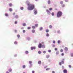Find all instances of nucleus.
Instances as JSON below:
<instances>
[{
  "label": "nucleus",
  "mask_w": 73,
  "mask_h": 73,
  "mask_svg": "<svg viewBox=\"0 0 73 73\" xmlns=\"http://www.w3.org/2000/svg\"><path fill=\"white\" fill-rule=\"evenodd\" d=\"M23 26H26V24L25 23L23 24Z\"/></svg>",
  "instance_id": "a878e982"
},
{
  "label": "nucleus",
  "mask_w": 73,
  "mask_h": 73,
  "mask_svg": "<svg viewBox=\"0 0 73 73\" xmlns=\"http://www.w3.org/2000/svg\"><path fill=\"white\" fill-rule=\"evenodd\" d=\"M49 27L50 28V29L52 28V26L50 25Z\"/></svg>",
  "instance_id": "b1692460"
},
{
  "label": "nucleus",
  "mask_w": 73,
  "mask_h": 73,
  "mask_svg": "<svg viewBox=\"0 0 73 73\" xmlns=\"http://www.w3.org/2000/svg\"><path fill=\"white\" fill-rule=\"evenodd\" d=\"M15 32H17V31L16 30H15Z\"/></svg>",
  "instance_id": "bf43d9fd"
},
{
  "label": "nucleus",
  "mask_w": 73,
  "mask_h": 73,
  "mask_svg": "<svg viewBox=\"0 0 73 73\" xmlns=\"http://www.w3.org/2000/svg\"><path fill=\"white\" fill-rule=\"evenodd\" d=\"M32 72L33 73H35V71H32Z\"/></svg>",
  "instance_id": "13d9d810"
},
{
  "label": "nucleus",
  "mask_w": 73,
  "mask_h": 73,
  "mask_svg": "<svg viewBox=\"0 0 73 73\" xmlns=\"http://www.w3.org/2000/svg\"><path fill=\"white\" fill-rule=\"evenodd\" d=\"M65 2H68V0H65Z\"/></svg>",
  "instance_id": "3c124183"
},
{
  "label": "nucleus",
  "mask_w": 73,
  "mask_h": 73,
  "mask_svg": "<svg viewBox=\"0 0 73 73\" xmlns=\"http://www.w3.org/2000/svg\"><path fill=\"white\" fill-rule=\"evenodd\" d=\"M32 28H33V29H35L36 27H35V26H33L32 27Z\"/></svg>",
  "instance_id": "f3484780"
},
{
  "label": "nucleus",
  "mask_w": 73,
  "mask_h": 73,
  "mask_svg": "<svg viewBox=\"0 0 73 73\" xmlns=\"http://www.w3.org/2000/svg\"><path fill=\"white\" fill-rule=\"evenodd\" d=\"M49 57V55H47L46 56V58H48Z\"/></svg>",
  "instance_id": "ddd939ff"
},
{
  "label": "nucleus",
  "mask_w": 73,
  "mask_h": 73,
  "mask_svg": "<svg viewBox=\"0 0 73 73\" xmlns=\"http://www.w3.org/2000/svg\"><path fill=\"white\" fill-rule=\"evenodd\" d=\"M20 9L21 10H23V9H24V8H23V7H21L20 8Z\"/></svg>",
  "instance_id": "7c9ffc66"
},
{
  "label": "nucleus",
  "mask_w": 73,
  "mask_h": 73,
  "mask_svg": "<svg viewBox=\"0 0 73 73\" xmlns=\"http://www.w3.org/2000/svg\"><path fill=\"white\" fill-rule=\"evenodd\" d=\"M12 4L11 3H10L9 4V6H10V7H12Z\"/></svg>",
  "instance_id": "aec40b11"
},
{
  "label": "nucleus",
  "mask_w": 73,
  "mask_h": 73,
  "mask_svg": "<svg viewBox=\"0 0 73 73\" xmlns=\"http://www.w3.org/2000/svg\"><path fill=\"white\" fill-rule=\"evenodd\" d=\"M48 52H49V53H50V52H51V50H48Z\"/></svg>",
  "instance_id": "58836bf2"
},
{
  "label": "nucleus",
  "mask_w": 73,
  "mask_h": 73,
  "mask_svg": "<svg viewBox=\"0 0 73 73\" xmlns=\"http://www.w3.org/2000/svg\"><path fill=\"white\" fill-rule=\"evenodd\" d=\"M27 40H30V38H29V39L27 38Z\"/></svg>",
  "instance_id": "0e129e2a"
},
{
  "label": "nucleus",
  "mask_w": 73,
  "mask_h": 73,
  "mask_svg": "<svg viewBox=\"0 0 73 73\" xmlns=\"http://www.w3.org/2000/svg\"><path fill=\"white\" fill-rule=\"evenodd\" d=\"M9 11H10V12H12L13 10H12V9L11 8H10L9 9Z\"/></svg>",
  "instance_id": "6e6552de"
},
{
  "label": "nucleus",
  "mask_w": 73,
  "mask_h": 73,
  "mask_svg": "<svg viewBox=\"0 0 73 73\" xmlns=\"http://www.w3.org/2000/svg\"><path fill=\"white\" fill-rule=\"evenodd\" d=\"M29 52L28 51H25V53L26 54H28V53Z\"/></svg>",
  "instance_id": "4be33fe9"
},
{
  "label": "nucleus",
  "mask_w": 73,
  "mask_h": 73,
  "mask_svg": "<svg viewBox=\"0 0 73 73\" xmlns=\"http://www.w3.org/2000/svg\"><path fill=\"white\" fill-rule=\"evenodd\" d=\"M19 17L18 16V15H16L15 17V18L16 19H17Z\"/></svg>",
  "instance_id": "4468645a"
},
{
  "label": "nucleus",
  "mask_w": 73,
  "mask_h": 73,
  "mask_svg": "<svg viewBox=\"0 0 73 73\" xmlns=\"http://www.w3.org/2000/svg\"><path fill=\"white\" fill-rule=\"evenodd\" d=\"M62 7H65V5H63L62 6Z\"/></svg>",
  "instance_id": "de8ad7c7"
},
{
  "label": "nucleus",
  "mask_w": 73,
  "mask_h": 73,
  "mask_svg": "<svg viewBox=\"0 0 73 73\" xmlns=\"http://www.w3.org/2000/svg\"><path fill=\"white\" fill-rule=\"evenodd\" d=\"M15 24H17V22L16 21H15Z\"/></svg>",
  "instance_id": "09e8293b"
},
{
  "label": "nucleus",
  "mask_w": 73,
  "mask_h": 73,
  "mask_svg": "<svg viewBox=\"0 0 73 73\" xmlns=\"http://www.w3.org/2000/svg\"><path fill=\"white\" fill-rule=\"evenodd\" d=\"M27 29H31V27H28Z\"/></svg>",
  "instance_id": "473e14b6"
},
{
  "label": "nucleus",
  "mask_w": 73,
  "mask_h": 73,
  "mask_svg": "<svg viewBox=\"0 0 73 73\" xmlns=\"http://www.w3.org/2000/svg\"><path fill=\"white\" fill-rule=\"evenodd\" d=\"M53 44H55V43H56V41H55V40H53Z\"/></svg>",
  "instance_id": "c85d7f7f"
},
{
  "label": "nucleus",
  "mask_w": 73,
  "mask_h": 73,
  "mask_svg": "<svg viewBox=\"0 0 73 73\" xmlns=\"http://www.w3.org/2000/svg\"><path fill=\"white\" fill-rule=\"evenodd\" d=\"M51 14L52 16H54V13H52Z\"/></svg>",
  "instance_id": "393cba45"
},
{
  "label": "nucleus",
  "mask_w": 73,
  "mask_h": 73,
  "mask_svg": "<svg viewBox=\"0 0 73 73\" xmlns=\"http://www.w3.org/2000/svg\"><path fill=\"white\" fill-rule=\"evenodd\" d=\"M55 50H57V48H55Z\"/></svg>",
  "instance_id": "5fc2aeb1"
},
{
  "label": "nucleus",
  "mask_w": 73,
  "mask_h": 73,
  "mask_svg": "<svg viewBox=\"0 0 73 73\" xmlns=\"http://www.w3.org/2000/svg\"><path fill=\"white\" fill-rule=\"evenodd\" d=\"M50 70V68H46V70Z\"/></svg>",
  "instance_id": "a18cd8bd"
},
{
  "label": "nucleus",
  "mask_w": 73,
  "mask_h": 73,
  "mask_svg": "<svg viewBox=\"0 0 73 73\" xmlns=\"http://www.w3.org/2000/svg\"><path fill=\"white\" fill-rule=\"evenodd\" d=\"M61 55L62 56H64V53H62L61 54Z\"/></svg>",
  "instance_id": "c03bdc74"
},
{
  "label": "nucleus",
  "mask_w": 73,
  "mask_h": 73,
  "mask_svg": "<svg viewBox=\"0 0 73 73\" xmlns=\"http://www.w3.org/2000/svg\"><path fill=\"white\" fill-rule=\"evenodd\" d=\"M52 8H50L49 9L50 11H52Z\"/></svg>",
  "instance_id": "49530a36"
},
{
  "label": "nucleus",
  "mask_w": 73,
  "mask_h": 73,
  "mask_svg": "<svg viewBox=\"0 0 73 73\" xmlns=\"http://www.w3.org/2000/svg\"><path fill=\"white\" fill-rule=\"evenodd\" d=\"M23 33H25V30H24L23 31Z\"/></svg>",
  "instance_id": "37998d69"
},
{
  "label": "nucleus",
  "mask_w": 73,
  "mask_h": 73,
  "mask_svg": "<svg viewBox=\"0 0 73 73\" xmlns=\"http://www.w3.org/2000/svg\"><path fill=\"white\" fill-rule=\"evenodd\" d=\"M53 47H54V45H53Z\"/></svg>",
  "instance_id": "69168bd1"
},
{
  "label": "nucleus",
  "mask_w": 73,
  "mask_h": 73,
  "mask_svg": "<svg viewBox=\"0 0 73 73\" xmlns=\"http://www.w3.org/2000/svg\"><path fill=\"white\" fill-rule=\"evenodd\" d=\"M6 73H9V72H8V71H7V72H6Z\"/></svg>",
  "instance_id": "052dcab7"
},
{
  "label": "nucleus",
  "mask_w": 73,
  "mask_h": 73,
  "mask_svg": "<svg viewBox=\"0 0 73 73\" xmlns=\"http://www.w3.org/2000/svg\"><path fill=\"white\" fill-rule=\"evenodd\" d=\"M17 36L18 38H19V37H20V35H17Z\"/></svg>",
  "instance_id": "4c0bfd02"
},
{
  "label": "nucleus",
  "mask_w": 73,
  "mask_h": 73,
  "mask_svg": "<svg viewBox=\"0 0 73 73\" xmlns=\"http://www.w3.org/2000/svg\"><path fill=\"white\" fill-rule=\"evenodd\" d=\"M43 53H44V54H45L46 53V51H43Z\"/></svg>",
  "instance_id": "ea45409f"
},
{
  "label": "nucleus",
  "mask_w": 73,
  "mask_h": 73,
  "mask_svg": "<svg viewBox=\"0 0 73 73\" xmlns=\"http://www.w3.org/2000/svg\"><path fill=\"white\" fill-rule=\"evenodd\" d=\"M5 16H8V14L7 13L5 14Z\"/></svg>",
  "instance_id": "bb28decb"
},
{
  "label": "nucleus",
  "mask_w": 73,
  "mask_h": 73,
  "mask_svg": "<svg viewBox=\"0 0 73 73\" xmlns=\"http://www.w3.org/2000/svg\"><path fill=\"white\" fill-rule=\"evenodd\" d=\"M48 4H50V0H49L48 1Z\"/></svg>",
  "instance_id": "9b49d317"
},
{
  "label": "nucleus",
  "mask_w": 73,
  "mask_h": 73,
  "mask_svg": "<svg viewBox=\"0 0 73 73\" xmlns=\"http://www.w3.org/2000/svg\"><path fill=\"white\" fill-rule=\"evenodd\" d=\"M35 14L36 15V14H37V11H35L34 12Z\"/></svg>",
  "instance_id": "f704fd0d"
},
{
  "label": "nucleus",
  "mask_w": 73,
  "mask_h": 73,
  "mask_svg": "<svg viewBox=\"0 0 73 73\" xmlns=\"http://www.w3.org/2000/svg\"><path fill=\"white\" fill-rule=\"evenodd\" d=\"M69 68H71V65H69L68 66Z\"/></svg>",
  "instance_id": "4d7b16f0"
},
{
  "label": "nucleus",
  "mask_w": 73,
  "mask_h": 73,
  "mask_svg": "<svg viewBox=\"0 0 73 73\" xmlns=\"http://www.w3.org/2000/svg\"><path fill=\"white\" fill-rule=\"evenodd\" d=\"M42 46V44L41 43L39 44L38 45V48H41Z\"/></svg>",
  "instance_id": "7ed1b4c3"
},
{
  "label": "nucleus",
  "mask_w": 73,
  "mask_h": 73,
  "mask_svg": "<svg viewBox=\"0 0 73 73\" xmlns=\"http://www.w3.org/2000/svg\"><path fill=\"white\" fill-rule=\"evenodd\" d=\"M58 54V52H56V54Z\"/></svg>",
  "instance_id": "680f3d73"
},
{
  "label": "nucleus",
  "mask_w": 73,
  "mask_h": 73,
  "mask_svg": "<svg viewBox=\"0 0 73 73\" xmlns=\"http://www.w3.org/2000/svg\"><path fill=\"white\" fill-rule=\"evenodd\" d=\"M46 11L47 12V13L48 14V15H50V11H49L48 10H46Z\"/></svg>",
  "instance_id": "39448f33"
},
{
  "label": "nucleus",
  "mask_w": 73,
  "mask_h": 73,
  "mask_svg": "<svg viewBox=\"0 0 73 73\" xmlns=\"http://www.w3.org/2000/svg\"><path fill=\"white\" fill-rule=\"evenodd\" d=\"M29 63L31 64H32V61H30L29 62Z\"/></svg>",
  "instance_id": "72a5a7b5"
},
{
  "label": "nucleus",
  "mask_w": 73,
  "mask_h": 73,
  "mask_svg": "<svg viewBox=\"0 0 73 73\" xmlns=\"http://www.w3.org/2000/svg\"><path fill=\"white\" fill-rule=\"evenodd\" d=\"M58 33H60V31H58Z\"/></svg>",
  "instance_id": "603ef678"
},
{
  "label": "nucleus",
  "mask_w": 73,
  "mask_h": 73,
  "mask_svg": "<svg viewBox=\"0 0 73 73\" xmlns=\"http://www.w3.org/2000/svg\"><path fill=\"white\" fill-rule=\"evenodd\" d=\"M23 68H25V65H24L23 66Z\"/></svg>",
  "instance_id": "c756f323"
},
{
  "label": "nucleus",
  "mask_w": 73,
  "mask_h": 73,
  "mask_svg": "<svg viewBox=\"0 0 73 73\" xmlns=\"http://www.w3.org/2000/svg\"><path fill=\"white\" fill-rule=\"evenodd\" d=\"M42 48H45V46L44 44L42 45Z\"/></svg>",
  "instance_id": "9d476101"
},
{
  "label": "nucleus",
  "mask_w": 73,
  "mask_h": 73,
  "mask_svg": "<svg viewBox=\"0 0 73 73\" xmlns=\"http://www.w3.org/2000/svg\"><path fill=\"white\" fill-rule=\"evenodd\" d=\"M38 64H41V61H39L38 62Z\"/></svg>",
  "instance_id": "dca6fc26"
},
{
  "label": "nucleus",
  "mask_w": 73,
  "mask_h": 73,
  "mask_svg": "<svg viewBox=\"0 0 73 73\" xmlns=\"http://www.w3.org/2000/svg\"><path fill=\"white\" fill-rule=\"evenodd\" d=\"M32 33H35V30H32Z\"/></svg>",
  "instance_id": "2eb2a0df"
},
{
  "label": "nucleus",
  "mask_w": 73,
  "mask_h": 73,
  "mask_svg": "<svg viewBox=\"0 0 73 73\" xmlns=\"http://www.w3.org/2000/svg\"><path fill=\"white\" fill-rule=\"evenodd\" d=\"M43 29V28H42V27H40V31H41L42 30V29Z\"/></svg>",
  "instance_id": "6ab92c4d"
},
{
  "label": "nucleus",
  "mask_w": 73,
  "mask_h": 73,
  "mask_svg": "<svg viewBox=\"0 0 73 73\" xmlns=\"http://www.w3.org/2000/svg\"><path fill=\"white\" fill-rule=\"evenodd\" d=\"M60 3L61 4H63V1H61L60 2Z\"/></svg>",
  "instance_id": "2f4dec72"
},
{
  "label": "nucleus",
  "mask_w": 73,
  "mask_h": 73,
  "mask_svg": "<svg viewBox=\"0 0 73 73\" xmlns=\"http://www.w3.org/2000/svg\"><path fill=\"white\" fill-rule=\"evenodd\" d=\"M60 42H60V40H58V44H60Z\"/></svg>",
  "instance_id": "c9c22d12"
},
{
  "label": "nucleus",
  "mask_w": 73,
  "mask_h": 73,
  "mask_svg": "<svg viewBox=\"0 0 73 73\" xmlns=\"http://www.w3.org/2000/svg\"><path fill=\"white\" fill-rule=\"evenodd\" d=\"M27 3L29 6L28 7V10H30L31 11L33 10V9L35 8V5H34L30 4L29 3L28 1H27Z\"/></svg>",
  "instance_id": "f257e3e1"
},
{
  "label": "nucleus",
  "mask_w": 73,
  "mask_h": 73,
  "mask_svg": "<svg viewBox=\"0 0 73 73\" xmlns=\"http://www.w3.org/2000/svg\"><path fill=\"white\" fill-rule=\"evenodd\" d=\"M38 53L39 54H40V53H41V51H38Z\"/></svg>",
  "instance_id": "cd10ccee"
},
{
  "label": "nucleus",
  "mask_w": 73,
  "mask_h": 73,
  "mask_svg": "<svg viewBox=\"0 0 73 73\" xmlns=\"http://www.w3.org/2000/svg\"><path fill=\"white\" fill-rule=\"evenodd\" d=\"M9 71L10 72H12V69L11 68H9Z\"/></svg>",
  "instance_id": "1a4fd4ad"
},
{
  "label": "nucleus",
  "mask_w": 73,
  "mask_h": 73,
  "mask_svg": "<svg viewBox=\"0 0 73 73\" xmlns=\"http://www.w3.org/2000/svg\"><path fill=\"white\" fill-rule=\"evenodd\" d=\"M46 36H47V37H48V36H49V34L47 33L46 34Z\"/></svg>",
  "instance_id": "412c9836"
},
{
  "label": "nucleus",
  "mask_w": 73,
  "mask_h": 73,
  "mask_svg": "<svg viewBox=\"0 0 73 73\" xmlns=\"http://www.w3.org/2000/svg\"><path fill=\"white\" fill-rule=\"evenodd\" d=\"M62 14V13L61 11H58L57 14V17H61Z\"/></svg>",
  "instance_id": "f03ea898"
},
{
  "label": "nucleus",
  "mask_w": 73,
  "mask_h": 73,
  "mask_svg": "<svg viewBox=\"0 0 73 73\" xmlns=\"http://www.w3.org/2000/svg\"><path fill=\"white\" fill-rule=\"evenodd\" d=\"M60 51L61 52H63V50H62V49H61L60 50Z\"/></svg>",
  "instance_id": "e433bc0d"
},
{
  "label": "nucleus",
  "mask_w": 73,
  "mask_h": 73,
  "mask_svg": "<svg viewBox=\"0 0 73 73\" xmlns=\"http://www.w3.org/2000/svg\"><path fill=\"white\" fill-rule=\"evenodd\" d=\"M49 30L47 29L46 30V32L47 33H48V32H49Z\"/></svg>",
  "instance_id": "f8f14e48"
},
{
  "label": "nucleus",
  "mask_w": 73,
  "mask_h": 73,
  "mask_svg": "<svg viewBox=\"0 0 73 73\" xmlns=\"http://www.w3.org/2000/svg\"><path fill=\"white\" fill-rule=\"evenodd\" d=\"M15 13H14L13 14V15H15Z\"/></svg>",
  "instance_id": "864d4df0"
},
{
  "label": "nucleus",
  "mask_w": 73,
  "mask_h": 73,
  "mask_svg": "<svg viewBox=\"0 0 73 73\" xmlns=\"http://www.w3.org/2000/svg\"><path fill=\"white\" fill-rule=\"evenodd\" d=\"M63 72H64V73H67V70L66 69L64 70H63Z\"/></svg>",
  "instance_id": "423d86ee"
},
{
  "label": "nucleus",
  "mask_w": 73,
  "mask_h": 73,
  "mask_svg": "<svg viewBox=\"0 0 73 73\" xmlns=\"http://www.w3.org/2000/svg\"><path fill=\"white\" fill-rule=\"evenodd\" d=\"M64 61H62V64H64Z\"/></svg>",
  "instance_id": "a19ab883"
},
{
  "label": "nucleus",
  "mask_w": 73,
  "mask_h": 73,
  "mask_svg": "<svg viewBox=\"0 0 73 73\" xmlns=\"http://www.w3.org/2000/svg\"><path fill=\"white\" fill-rule=\"evenodd\" d=\"M14 57H17V55H16V54L15 55H14Z\"/></svg>",
  "instance_id": "6e6d98bb"
},
{
  "label": "nucleus",
  "mask_w": 73,
  "mask_h": 73,
  "mask_svg": "<svg viewBox=\"0 0 73 73\" xmlns=\"http://www.w3.org/2000/svg\"><path fill=\"white\" fill-rule=\"evenodd\" d=\"M36 49V47H31V49L32 50L33 49Z\"/></svg>",
  "instance_id": "20e7f679"
},
{
  "label": "nucleus",
  "mask_w": 73,
  "mask_h": 73,
  "mask_svg": "<svg viewBox=\"0 0 73 73\" xmlns=\"http://www.w3.org/2000/svg\"><path fill=\"white\" fill-rule=\"evenodd\" d=\"M15 44H17V41H15L14 42Z\"/></svg>",
  "instance_id": "5701e85b"
},
{
  "label": "nucleus",
  "mask_w": 73,
  "mask_h": 73,
  "mask_svg": "<svg viewBox=\"0 0 73 73\" xmlns=\"http://www.w3.org/2000/svg\"><path fill=\"white\" fill-rule=\"evenodd\" d=\"M55 72H54V71H52V73H54Z\"/></svg>",
  "instance_id": "e2e57ef3"
},
{
  "label": "nucleus",
  "mask_w": 73,
  "mask_h": 73,
  "mask_svg": "<svg viewBox=\"0 0 73 73\" xmlns=\"http://www.w3.org/2000/svg\"><path fill=\"white\" fill-rule=\"evenodd\" d=\"M61 64H62V63H61V62H59V64L60 65H61Z\"/></svg>",
  "instance_id": "8fccbe9b"
},
{
  "label": "nucleus",
  "mask_w": 73,
  "mask_h": 73,
  "mask_svg": "<svg viewBox=\"0 0 73 73\" xmlns=\"http://www.w3.org/2000/svg\"><path fill=\"white\" fill-rule=\"evenodd\" d=\"M64 50H66V51H67L68 50V48L66 47L64 48Z\"/></svg>",
  "instance_id": "0eeeda50"
},
{
  "label": "nucleus",
  "mask_w": 73,
  "mask_h": 73,
  "mask_svg": "<svg viewBox=\"0 0 73 73\" xmlns=\"http://www.w3.org/2000/svg\"><path fill=\"white\" fill-rule=\"evenodd\" d=\"M71 57H73V53L71 54Z\"/></svg>",
  "instance_id": "79ce46f5"
},
{
  "label": "nucleus",
  "mask_w": 73,
  "mask_h": 73,
  "mask_svg": "<svg viewBox=\"0 0 73 73\" xmlns=\"http://www.w3.org/2000/svg\"><path fill=\"white\" fill-rule=\"evenodd\" d=\"M35 26L36 27H38V24H35Z\"/></svg>",
  "instance_id": "a211bd4d"
},
{
  "label": "nucleus",
  "mask_w": 73,
  "mask_h": 73,
  "mask_svg": "<svg viewBox=\"0 0 73 73\" xmlns=\"http://www.w3.org/2000/svg\"><path fill=\"white\" fill-rule=\"evenodd\" d=\"M23 73H25V72H23Z\"/></svg>",
  "instance_id": "774afa93"
},
{
  "label": "nucleus",
  "mask_w": 73,
  "mask_h": 73,
  "mask_svg": "<svg viewBox=\"0 0 73 73\" xmlns=\"http://www.w3.org/2000/svg\"><path fill=\"white\" fill-rule=\"evenodd\" d=\"M62 68H64V67L62 66Z\"/></svg>",
  "instance_id": "338daca9"
}]
</instances>
